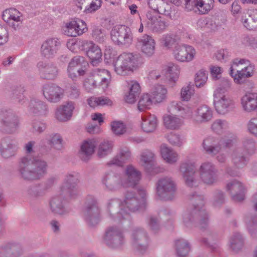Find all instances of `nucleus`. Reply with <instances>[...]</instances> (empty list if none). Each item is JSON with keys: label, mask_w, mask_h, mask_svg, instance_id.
Returning <instances> with one entry per match:
<instances>
[{"label": "nucleus", "mask_w": 257, "mask_h": 257, "mask_svg": "<svg viewBox=\"0 0 257 257\" xmlns=\"http://www.w3.org/2000/svg\"><path fill=\"white\" fill-rule=\"evenodd\" d=\"M35 141H30L25 146L27 155L20 158L18 173L22 180L32 182L43 179L47 174L48 163L43 159L32 156L30 154L34 152Z\"/></svg>", "instance_id": "f257e3e1"}, {"label": "nucleus", "mask_w": 257, "mask_h": 257, "mask_svg": "<svg viewBox=\"0 0 257 257\" xmlns=\"http://www.w3.org/2000/svg\"><path fill=\"white\" fill-rule=\"evenodd\" d=\"M78 183L76 174H69L66 176L60 188V194L54 196L50 201V209L53 213L64 215L69 212L65 207L64 198L75 199L79 196Z\"/></svg>", "instance_id": "f03ea898"}, {"label": "nucleus", "mask_w": 257, "mask_h": 257, "mask_svg": "<svg viewBox=\"0 0 257 257\" xmlns=\"http://www.w3.org/2000/svg\"><path fill=\"white\" fill-rule=\"evenodd\" d=\"M188 199L192 206L183 215L184 224L188 227L196 226L201 229H207L209 222L208 215L203 208V196L193 193L188 196Z\"/></svg>", "instance_id": "7ed1b4c3"}, {"label": "nucleus", "mask_w": 257, "mask_h": 257, "mask_svg": "<svg viewBox=\"0 0 257 257\" xmlns=\"http://www.w3.org/2000/svg\"><path fill=\"white\" fill-rule=\"evenodd\" d=\"M142 58L139 55L130 53H123L120 55L114 64L115 71L120 75H125L134 68L140 66Z\"/></svg>", "instance_id": "20e7f679"}, {"label": "nucleus", "mask_w": 257, "mask_h": 257, "mask_svg": "<svg viewBox=\"0 0 257 257\" xmlns=\"http://www.w3.org/2000/svg\"><path fill=\"white\" fill-rule=\"evenodd\" d=\"M103 242L108 247L120 248L125 243V236L121 228L117 226L107 227L102 236Z\"/></svg>", "instance_id": "39448f33"}, {"label": "nucleus", "mask_w": 257, "mask_h": 257, "mask_svg": "<svg viewBox=\"0 0 257 257\" xmlns=\"http://www.w3.org/2000/svg\"><path fill=\"white\" fill-rule=\"evenodd\" d=\"M83 215L90 227L96 226L100 221V209L96 199L92 196L86 197L84 204Z\"/></svg>", "instance_id": "423d86ee"}, {"label": "nucleus", "mask_w": 257, "mask_h": 257, "mask_svg": "<svg viewBox=\"0 0 257 257\" xmlns=\"http://www.w3.org/2000/svg\"><path fill=\"white\" fill-rule=\"evenodd\" d=\"M156 195L163 201H172L175 198L176 184L171 177L160 179L156 184Z\"/></svg>", "instance_id": "0eeeda50"}, {"label": "nucleus", "mask_w": 257, "mask_h": 257, "mask_svg": "<svg viewBox=\"0 0 257 257\" xmlns=\"http://www.w3.org/2000/svg\"><path fill=\"white\" fill-rule=\"evenodd\" d=\"M20 126V118L11 110L3 109L0 111V128L8 134L15 133Z\"/></svg>", "instance_id": "6e6552de"}, {"label": "nucleus", "mask_w": 257, "mask_h": 257, "mask_svg": "<svg viewBox=\"0 0 257 257\" xmlns=\"http://www.w3.org/2000/svg\"><path fill=\"white\" fill-rule=\"evenodd\" d=\"M231 159L234 168L228 167L226 169V172L230 176H238L239 172L236 169L243 168L247 165L249 162L248 155L243 149L237 148L232 151Z\"/></svg>", "instance_id": "1a4fd4ad"}, {"label": "nucleus", "mask_w": 257, "mask_h": 257, "mask_svg": "<svg viewBox=\"0 0 257 257\" xmlns=\"http://www.w3.org/2000/svg\"><path fill=\"white\" fill-rule=\"evenodd\" d=\"M131 242L134 248L141 253L144 252L149 245V237L147 231L141 227H135L132 229Z\"/></svg>", "instance_id": "9d476101"}, {"label": "nucleus", "mask_w": 257, "mask_h": 257, "mask_svg": "<svg viewBox=\"0 0 257 257\" xmlns=\"http://www.w3.org/2000/svg\"><path fill=\"white\" fill-rule=\"evenodd\" d=\"M112 40L118 46H130L133 41V34L131 29L125 25L115 26L110 32Z\"/></svg>", "instance_id": "9b49d317"}, {"label": "nucleus", "mask_w": 257, "mask_h": 257, "mask_svg": "<svg viewBox=\"0 0 257 257\" xmlns=\"http://www.w3.org/2000/svg\"><path fill=\"white\" fill-rule=\"evenodd\" d=\"M78 44L79 49L86 51V55L90 59L93 66H97L102 61V54L98 45L88 40L79 41Z\"/></svg>", "instance_id": "f8f14e48"}, {"label": "nucleus", "mask_w": 257, "mask_h": 257, "mask_svg": "<svg viewBox=\"0 0 257 257\" xmlns=\"http://www.w3.org/2000/svg\"><path fill=\"white\" fill-rule=\"evenodd\" d=\"M213 96L215 108L218 113L224 114L232 107L233 101L224 94L223 89L217 88Z\"/></svg>", "instance_id": "ddd939ff"}, {"label": "nucleus", "mask_w": 257, "mask_h": 257, "mask_svg": "<svg viewBox=\"0 0 257 257\" xmlns=\"http://www.w3.org/2000/svg\"><path fill=\"white\" fill-rule=\"evenodd\" d=\"M199 175L202 182L207 185H212L218 180V170L211 162H204L200 166Z\"/></svg>", "instance_id": "4468645a"}, {"label": "nucleus", "mask_w": 257, "mask_h": 257, "mask_svg": "<svg viewBox=\"0 0 257 257\" xmlns=\"http://www.w3.org/2000/svg\"><path fill=\"white\" fill-rule=\"evenodd\" d=\"M179 171L187 186H196V169L193 163L187 161L181 162L179 165Z\"/></svg>", "instance_id": "2eb2a0df"}, {"label": "nucleus", "mask_w": 257, "mask_h": 257, "mask_svg": "<svg viewBox=\"0 0 257 257\" xmlns=\"http://www.w3.org/2000/svg\"><path fill=\"white\" fill-rule=\"evenodd\" d=\"M111 76L108 71L105 69H97L93 72V78L88 79L85 82V85H91L92 87L97 85L101 86L103 89L107 88Z\"/></svg>", "instance_id": "dca6fc26"}, {"label": "nucleus", "mask_w": 257, "mask_h": 257, "mask_svg": "<svg viewBox=\"0 0 257 257\" xmlns=\"http://www.w3.org/2000/svg\"><path fill=\"white\" fill-rule=\"evenodd\" d=\"M24 252L23 245L17 241H8L0 246V257H20Z\"/></svg>", "instance_id": "f3484780"}, {"label": "nucleus", "mask_w": 257, "mask_h": 257, "mask_svg": "<svg viewBox=\"0 0 257 257\" xmlns=\"http://www.w3.org/2000/svg\"><path fill=\"white\" fill-rule=\"evenodd\" d=\"M109 216L113 219H121L128 216L127 210L124 209L123 202L118 199L110 200L108 203Z\"/></svg>", "instance_id": "a211bd4d"}, {"label": "nucleus", "mask_w": 257, "mask_h": 257, "mask_svg": "<svg viewBox=\"0 0 257 257\" xmlns=\"http://www.w3.org/2000/svg\"><path fill=\"white\" fill-rule=\"evenodd\" d=\"M102 182L106 189L110 191H115L124 186L121 176L112 171L106 173L102 179Z\"/></svg>", "instance_id": "6ab92c4d"}, {"label": "nucleus", "mask_w": 257, "mask_h": 257, "mask_svg": "<svg viewBox=\"0 0 257 257\" xmlns=\"http://www.w3.org/2000/svg\"><path fill=\"white\" fill-rule=\"evenodd\" d=\"M43 94L48 101L57 103L62 98L64 90L55 84H47L43 87Z\"/></svg>", "instance_id": "aec40b11"}, {"label": "nucleus", "mask_w": 257, "mask_h": 257, "mask_svg": "<svg viewBox=\"0 0 257 257\" xmlns=\"http://www.w3.org/2000/svg\"><path fill=\"white\" fill-rule=\"evenodd\" d=\"M195 52V50L191 46L177 44L174 48L173 54L179 61L190 62L194 58Z\"/></svg>", "instance_id": "412c9836"}, {"label": "nucleus", "mask_w": 257, "mask_h": 257, "mask_svg": "<svg viewBox=\"0 0 257 257\" xmlns=\"http://www.w3.org/2000/svg\"><path fill=\"white\" fill-rule=\"evenodd\" d=\"M52 180L46 182L35 184L30 186L27 190L29 197L32 199H38L44 196L48 190L52 187Z\"/></svg>", "instance_id": "4be33fe9"}, {"label": "nucleus", "mask_w": 257, "mask_h": 257, "mask_svg": "<svg viewBox=\"0 0 257 257\" xmlns=\"http://www.w3.org/2000/svg\"><path fill=\"white\" fill-rule=\"evenodd\" d=\"M37 67L41 77L43 79L54 80L58 75V68L53 63L40 61L37 63Z\"/></svg>", "instance_id": "5701e85b"}, {"label": "nucleus", "mask_w": 257, "mask_h": 257, "mask_svg": "<svg viewBox=\"0 0 257 257\" xmlns=\"http://www.w3.org/2000/svg\"><path fill=\"white\" fill-rule=\"evenodd\" d=\"M226 190L231 196L233 200L240 202L244 199L245 189L242 184L236 180H233L226 184Z\"/></svg>", "instance_id": "b1692460"}, {"label": "nucleus", "mask_w": 257, "mask_h": 257, "mask_svg": "<svg viewBox=\"0 0 257 257\" xmlns=\"http://www.w3.org/2000/svg\"><path fill=\"white\" fill-rule=\"evenodd\" d=\"M60 44V41L57 38L47 39L41 46L42 55L46 58H53L57 53Z\"/></svg>", "instance_id": "393cba45"}, {"label": "nucleus", "mask_w": 257, "mask_h": 257, "mask_svg": "<svg viewBox=\"0 0 257 257\" xmlns=\"http://www.w3.org/2000/svg\"><path fill=\"white\" fill-rule=\"evenodd\" d=\"M18 150L17 142L10 138H6L1 141V153L2 157L5 159L14 156Z\"/></svg>", "instance_id": "a878e982"}, {"label": "nucleus", "mask_w": 257, "mask_h": 257, "mask_svg": "<svg viewBox=\"0 0 257 257\" xmlns=\"http://www.w3.org/2000/svg\"><path fill=\"white\" fill-rule=\"evenodd\" d=\"M155 41L148 35H144L138 39V45L140 47L141 51L147 57H151L155 52Z\"/></svg>", "instance_id": "bb28decb"}, {"label": "nucleus", "mask_w": 257, "mask_h": 257, "mask_svg": "<svg viewBox=\"0 0 257 257\" xmlns=\"http://www.w3.org/2000/svg\"><path fill=\"white\" fill-rule=\"evenodd\" d=\"M222 143L218 139L209 137L203 140L202 147L206 153L211 156H215L221 151Z\"/></svg>", "instance_id": "cd10ccee"}, {"label": "nucleus", "mask_w": 257, "mask_h": 257, "mask_svg": "<svg viewBox=\"0 0 257 257\" xmlns=\"http://www.w3.org/2000/svg\"><path fill=\"white\" fill-rule=\"evenodd\" d=\"M21 17L20 12L14 8L6 10L2 15L3 19L14 29L19 26L21 22Z\"/></svg>", "instance_id": "c85d7f7f"}, {"label": "nucleus", "mask_w": 257, "mask_h": 257, "mask_svg": "<svg viewBox=\"0 0 257 257\" xmlns=\"http://www.w3.org/2000/svg\"><path fill=\"white\" fill-rule=\"evenodd\" d=\"M241 104L243 110L246 112H251L257 109V93H249L241 98Z\"/></svg>", "instance_id": "c756f323"}, {"label": "nucleus", "mask_w": 257, "mask_h": 257, "mask_svg": "<svg viewBox=\"0 0 257 257\" xmlns=\"http://www.w3.org/2000/svg\"><path fill=\"white\" fill-rule=\"evenodd\" d=\"M233 65L230 68V74L233 78L235 82L238 84L242 83L245 78L251 77L253 74L254 66L249 64L242 69L241 71L237 70L236 73L234 74Z\"/></svg>", "instance_id": "7c9ffc66"}, {"label": "nucleus", "mask_w": 257, "mask_h": 257, "mask_svg": "<svg viewBox=\"0 0 257 257\" xmlns=\"http://www.w3.org/2000/svg\"><path fill=\"white\" fill-rule=\"evenodd\" d=\"M148 3L149 7L154 11L172 19L170 6L166 0H148Z\"/></svg>", "instance_id": "2f4dec72"}, {"label": "nucleus", "mask_w": 257, "mask_h": 257, "mask_svg": "<svg viewBox=\"0 0 257 257\" xmlns=\"http://www.w3.org/2000/svg\"><path fill=\"white\" fill-rule=\"evenodd\" d=\"M127 176L126 182L124 187L134 188L139 182L141 178V172L132 165H129L125 170Z\"/></svg>", "instance_id": "473e14b6"}, {"label": "nucleus", "mask_w": 257, "mask_h": 257, "mask_svg": "<svg viewBox=\"0 0 257 257\" xmlns=\"http://www.w3.org/2000/svg\"><path fill=\"white\" fill-rule=\"evenodd\" d=\"M88 63L85 61L84 57L81 56H76L73 57L69 62L67 68L68 76L73 80L77 78L76 67L80 65L85 66Z\"/></svg>", "instance_id": "72a5a7b5"}, {"label": "nucleus", "mask_w": 257, "mask_h": 257, "mask_svg": "<svg viewBox=\"0 0 257 257\" xmlns=\"http://www.w3.org/2000/svg\"><path fill=\"white\" fill-rule=\"evenodd\" d=\"M96 145V142L94 140L85 141L81 147L80 158L83 161L87 162L94 152Z\"/></svg>", "instance_id": "f704fd0d"}, {"label": "nucleus", "mask_w": 257, "mask_h": 257, "mask_svg": "<svg viewBox=\"0 0 257 257\" xmlns=\"http://www.w3.org/2000/svg\"><path fill=\"white\" fill-rule=\"evenodd\" d=\"M124 206H126L127 209L131 212L138 210L141 202L136 193L133 191H127L125 194V198L123 203Z\"/></svg>", "instance_id": "c9c22d12"}, {"label": "nucleus", "mask_w": 257, "mask_h": 257, "mask_svg": "<svg viewBox=\"0 0 257 257\" xmlns=\"http://www.w3.org/2000/svg\"><path fill=\"white\" fill-rule=\"evenodd\" d=\"M213 116L212 110L207 105L198 107L194 116V120L198 123H203L211 120Z\"/></svg>", "instance_id": "e433bc0d"}, {"label": "nucleus", "mask_w": 257, "mask_h": 257, "mask_svg": "<svg viewBox=\"0 0 257 257\" xmlns=\"http://www.w3.org/2000/svg\"><path fill=\"white\" fill-rule=\"evenodd\" d=\"M29 108L31 112L37 115L45 114L47 110V106L45 103L36 98L31 100Z\"/></svg>", "instance_id": "4c0bfd02"}, {"label": "nucleus", "mask_w": 257, "mask_h": 257, "mask_svg": "<svg viewBox=\"0 0 257 257\" xmlns=\"http://www.w3.org/2000/svg\"><path fill=\"white\" fill-rule=\"evenodd\" d=\"M142 119V128L145 132L152 133L156 130L157 124L156 116L154 115H143Z\"/></svg>", "instance_id": "58836bf2"}, {"label": "nucleus", "mask_w": 257, "mask_h": 257, "mask_svg": "<svg viewBox=\"0 0 257 257\" xmlns=\"http://www.w3.org/2000/svg\"><path fill=\"white\" fill-rule=\"evenodd\" d=\"M131 154L129 149L124 148L120 150L119 154L116 155L108 163V165H114L122 166L123 164L130 159Z\"/></svg>", "instance_id": "ea45409f"}, {"label": "nucleus", "mask_w": 257, "mask_h": 257, "mask_svg": "<svg viewBox=\"0 0 257 257\" xmlns=\"http://www.w3.org/2000/svg\"><path fill=\"white\" fill-rule=\"evenodd\" d=\"M161 153L163 159L168 163L174 164L178 160L177 154L172 149L167 147L166 145H162Z\"/></svg>", "instance_id": "a19ab883"}, {"label": "nucleus", "mask_w": 257, "mask_h": 257, "mask_svg": "<svg viewBox=\"0 0 257 257\" xmlns=\"http://www.w3.org/2000/svg\"><path fill=\"white\" fill-rule=\"evenodd\" d=\"M167 93V89L163 85L159 84L155 85L152 90L153 99L158 103L166 98Z\"/></svg>", "instance_id": "79ce46f5"}, {"label": "nucleus", "mask_w": 257, "mask_h": 257, "mask_svg": "<svg viewBox=\"0 0 257 257\" xmlns=\"http://www.w3.org/2000/svg\"><path fill=\"white\" fill-rule=\"evenodd\" d=\"M176 250L178 256H186L190 250L189 242L183 238L177 240L176 241Z\"/></svg>", "instance_id": "37998d69"}, {"label": "nucleus", "mask_w": 257, "mask_h": 257, "mask_svg": "<svg viewBox=\"0 0 257 257\" xmlns=\"http://www.w3.org/2000/svg\"><path fill=\"white\" fill-rule=\"evenodd\" d=\"M230 247L234 252H237L243 245L244 240L242 235L238 232H235L230 239Z\"/></svg>", "instance_id": "c03bdc74"}, {"label": "nucleus", "mask_w": 257, "mask_h": 257, "mask_svg": "<svg viewBox=\"0 0 257 257\" xmlns=\"http://www.w3.org/2000/svg\"><path fill=\"white\" fill-rule=\"evenodd\" d=\"M154 156V154L150 152H144L141 155L142 165L148 172L153 169Z\"/></svg>", "instance_id": "a18cd8bd"}, {"label": "nucleus", "mask_w": 257, "mask_h": 257, "mask_svg": "<svg viewBox=\"0 0 257 257\" xmlns=\"http://www.w3.org/2000/svg\"><path fill=\"white\" fill-rule=\"evenodd\" d=\"M179 70L177 67L174 64H171L168 67L166 76L168 79L169 84L172 87L173 86L177 80L179 76Z\"/></svg>", "instance_id": "49530a36"}, {"label": "nucleus", "mask_w": 257, "mask_h": 257, "mask_svg": "<svg viewBox=\"0 0 257 257\" xmlns=\"http://www.w3.org/2000/svg\"><path fill=\"white\" fill-rule=\"evenodd\" d=\"M112 142L108 141L102 142L99 145L97 155L99 158H103L110 154L112 150Z\"/></svg>", "instance_id": "de8ad7c7"}, {"label": "nucleus", "mask_w": 257, "mask_h": 257, "mask_svg": "<svg viewBox=\"0 0 257 257\" xmlns=\"http://www.w3.org/2000/svg\"><path fill=\"white\" fill-rule=\"evenodd\" d=\"M47 143L51 147H54L57 150H60L62 148V139L58 134H51L47 139Z\"/></svg>", "instance_id": "09e8293b"}, {"label": "nucleus", "mask_w": 257, "mask_h": 257, "mask_svg": "<svg viewBox=\"0 0 257 257\" xmlns=\"http://www.w3.org/2000/svg\"><path fill=\"white\" fill-rule=\"evenodd\" d=\"M169 26V24L165 21L162 20L160 17H158L149 27L155 32H162L164 31Z\"/></svg>", "instance_id": "8fccbe9b"}, {"label": "nucleus", "mask_w": 257, "mask_h": 257, "mask_svg": "<svg viewBox=\"0 0 257 257\" xmlns=\"http://www.w3.org/2000/svg\"><path fill=\"white\" fill-rule=\"evenodd\" d=\"M180 119L174 116L167 115L164 116V123L168 128L175 129L179 126Z\"/></svg>", "instance_id": "3c124183"}, {"label": "nucleus", "mask_w": 257, "mask_h": 257, "mask_svg": "<svg viewBox=\"0 0 257 257\" xmlns=\"http://www.w3.org/2000/svg\"><path fill=\"white\" fill-rule=\"evenodd\" d=\"M242 146L247 155H252L255 151V142L253 138H244L242 141Z\"/></svg>", "instance_id": "603ef678"}, {"label": "nucleus", "mask_w": 257, "mask_h": 257, "mask_svg": "<svg viewBox=\"0 0 257 257\" xmlns=\"http://www.w3.org/2000/svg\"><path fill=\"white\" fill-rule=\"evenodd\" d=\"M219 16H216L214 20L210 19L207 20L205 27L210 31H215L217 30L225 22V20L224 18L221 19V21H219Z\"/></svg>", "instance_id": "864d4df0"}, {"label": "nucleus", "mask_w": 257, "mask_h": 257, "mask_svg": "<svg viewBox=\"0 0 257 257\" xmlns=\"http://www.w3.org/2000/svg\"><path fill=\"white\" fill-rule=\"evenodd\" d=\"M152 100L148 94H144L141 97L138 104V108L140 111H143L150 107Z\"/></svg>", "instance_id": "5fc2aeb1"}, {"label": "nucleus", "mask_w": 257, "mask_h": 257, "mask_svg": "<svg viewBox=\"0 0 257 257\" xmlns=\"http://www.w3.org/2000/svg\"><path fill=\"white\" fill-rule=\"evenodd\" d=\"M228 123L226 121L217 119L212 123L211 128L216 133L221 134L228 128Z\"/></svg>", "instance_id": "6e6d98bb"}, {"label": "nucleus", "mask_w": 257, "mask_h": 257, "mask_svg": "<svg viewBox=\"0 0 257 257\" xmlns=\"http://www.w3.org/2000/svg\"><path fill=\"white\" fill-rule=\"evenodd\" d=\"M208 72L203 69L199 71L196 74L195 84L197 87L203 86L208 79Z\"/></svg>", "instance_id": "4d7b16f0"}, {"label": "nucleus", "mask_w": 257, "mask_h": 257, "mask_svg": "<svg viewBox=\"0 0 257 257\" xmlns=\"http://www.w3.org/2000/svg\"><path fill=\"white\" fill-rule=\"evenodd\" d=\"M207 237L203 238L201 242L205 245L210 246L213 250H216L218 246L215 243L211 244V241H214L216 239V234L210 230H207Z\"/></svg>", "instance_id": "13d9d810"}, {"label": "nucleus", "mask_w": 257, "mask_h": 257, "mask_svg": "<svg viewBox=\"0 0 257 257\" xmlns=\"http://www.w3.org/2000/svg\"><path fill=\"white\" fill-rule=\"evenodd\" d=\"M148 225L150 230L154 233L160 229V222L159 218L155 216H150L148 220Z\"/></svg>", "instance_id": "bf43d9fd"}, {"label": "nucleus", "mask_w": 257, "mask_h": 257, "mask_svg": "<svg viewBox=\"0 0 257 257\" xmlns=\"http://www.w3.org/2000/svg\"><path fill=\"white\" fill-rule=\"evenodd\" d=\"M162 45L167 49H170L173 46H176V43L175 37L171 35H167L164 36L161 39Z\"/></svg>", "instance_id": "052dcab7"}, {"label": "nucleus", "mask_w": 257, "mask_h": 257, "mask_svg": "<svg viewBox=\"0 0 257 257\" xmlns=\"http://www.w3.org/2000/svg\"><path fill=\"white\" fill-rule=\"evenodd\" d=\"M102 0H91L87 7L84 10V12L85 14L95 12L100 8Z\"/></svg>", "instance_id": "680f3d73"}, {"label": "nucleus", "mask_w": 257, "mask_h": 257, "mask_svg": "<svg viewBox=\"0 0 257 257\" xmlns=\"http://www.w3.org/2000/svg\"><path fill=\"white\" fill-rule=\"evenodd\" d=\"M76 22L71 21L66 25L64 29V33L65 35L69 37H76L78 36L77 33V29L76 28Z\"/></svg>", "instance_id": "e2e57ef3"}, {"label": "nucleus", "mask_w": 257, "mask_h": 257, "mask_svg": "<svg viewBox=\"0 0 257 257\" xmlns=\"http://www.w3.org/2000/svg\"><path fill=\"white\" fill-rule=\"evenodd\" d=\"M111 130L116 135H121L126 132V127L121 121H113L111 123Z\"/></svg>", "instance_id": "0e129e2a"}, {"label": "nucleus", "mask_w": 257, "mask_h": 257, "mask_svg": "<svg viewBox=\"0 0 257 257\" xmlns=\"http://www.w3.org/2000/svg\"><path fill=\"white\" fill-rule=\"evenodd\" d=\"M166 138L172 145L180 147L183 144V138L179 134L170 133Z\"/></svg>", "instance_id": "69168bd1"}, {"label": "nucleus", "mask_w": 257, "mask_h": 257, "mask_svg": "<svg viewBox=\"0 0 257 257\" xmlns=\"http://www.w3.org/2000/svg\"><path fill=\"white\" fill-rule=\"evenodd\" d=\"M225 202L224 193L221 190H216L213 194V204L215 206H218Z\"/></svg>", "instance_id": "338daca9"}, {"label": "nucleus", "mask_w": 257, "mask_h": 257, "mask_svg": "<svg viewBox=\"0 0 257 257\" xmlns=\"http://www.w3.org/2000/svg\"><path fill=\"white\" fill-rule=\"evenodd\" d=\"M248 132L257 137V117L251 118L247 124Z\"/></svg>", "instance_id": "774afa93"}]
</instances>
